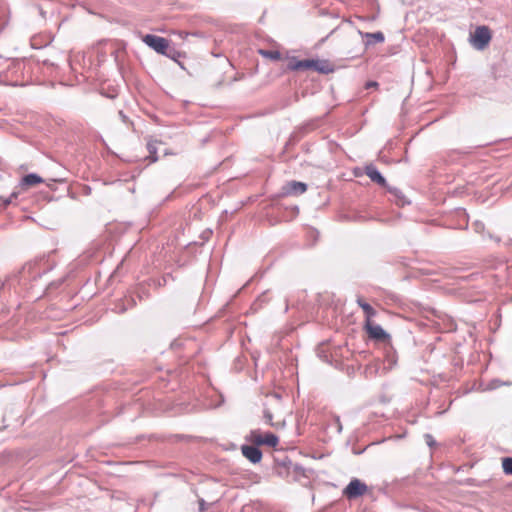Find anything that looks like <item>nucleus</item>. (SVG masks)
<instances>
[{
	"label": "nucleus",
	"mask_w": 512,
	"mask_h": 512,
	"mask_svg": "<svg viewBox=\"0 0 512 512\" xmlns=\"http://www.w3.org/2000/svg\"><path fill=\"white\" fill-rule=\"evenodd\" d=\"M142 41L158 54L164 55L173 61L178 62L185 54L170 47V41L164 37L147 34L142 37Z\"/></svg>",
	"instance_id": "1"
},
{
	"label": "nucleus",
	"mask_w": 512,
	"mask_h": 512,
	"mask_svg": "<svg viewBox=\"0 0 512 512\" xmlns=\"http://www.w3.org/2000/svg\"><path fill=\"white\" fill-rule=\"evenodd\" d=\"M492 38L491 30L487 26H479L471 35L470 42L474 48L483 50L488 46Z\"/></svg>",
	"instance_id": "2"
},
{
	"label": "nucleus",
	"mask_w": 512,
	"mask_h": 512,
	"mask_svg": "<svg viewBox=\"0 0 512 512\" xmlns=\"http://www.w3.org/2000/svg\"><path fill=\"white\" fill-rule=\"evenodd\" d=\"M250 441L258 446L276 447L278 445V437L270 432H261L260 430H254L250 434Z\"/></svg>",
	"instance_id": "3"
},
{
	"label": "nucleus",
	"mask_w": 512,
	"mask_h": 512,
	"mask_svg": "<svg viewBox=\"0 0 512 512\" xmlns=\"http://www.w3.org/2000/svg\"><path fill=\"white\" fill-rule=\"evenodd\" d=\"M368 491L367 485L361 480L354 478L343 490V495L348 499H355L363 496Z\"/></svg>",
	"instance_id": "4"
},
{
	"label": "nucleus",
	"mask_w": 512,
	"mask_h": 512,
	"mask_svg": "<svg viewBox=\"0 0 512 512\" xmlns=\"http://www.w3.org/2000/svg\"><path fill=\"white\" fill-rule=\"evenodd\" d=\"M363 329L372 340L379 342H388L390 340V335L374 321L363 324Z\"/></svg>",
	"instance_id": "5"
},
{
	"label": "nucleus",
	"mask_w": 512,
	"mask_h": 512,
	"mask_svg": "<svg viewBox=\"0 0 512 512\" xmlns=\"http://www.w3.org/2000/svg\"><path fill=\"white\" fill-rule=\"evenodd\" d=\"M41 183H44V179L42 177H40L38 174H35V173H31V174H27L25 175L21 181H20V188L24 191L32 188V187H35Z\"/></svg>",
	"instance_id": "6"
},
{
	"label": "nucleus",
	"mask_w": 512,
	"mask_h": 512,
	"mask_svg": "<svg viewBox=\"0 0 512 512\" xmlns=\"http://www.w3.org/2000/svg\"><path fill=\"white\" fill-rule=\"evenodd\" d=\"M357 304L364 313V324H368V322H373V317L376 316L377 311L367 303L363 297H358L356 300Z\"/></svg>",
	"instance_id": "7"
},
{
	"label": "nucleus",
	"mask_w": 512,
	"mask_h": 512,
	"mask_svg": "<svg viewBox=\"0 0 512 512\" xmlns=\"http://www.w3.org/2000/svg\"><path fill=\"white\" fill-rule=\"evenodd\" d=\"M287 69L291 71L311 70V59L297 60L292 58L287 64Z\"/></svg>",
	"instance_id": "8"
},
{
	"label": "nucleus",
	"mask_w": 512,
	"mask_h": 512,
	"mask_svg": "<svg viewBox=\"0 0 512 512\" xmlns=\"http://www.w3.org/2000/svg\"><path fill=\"white\" fill-rule=\"evenodd\" d=\"M311 70H315L323 74H328L333 72L334 67L333 64L330 63L328 60L311 59Z\"/></svg>",
	"instance_id": "9"
},
{
	"label": "nucleus",
	"mask_w": 512,
	"mask_h": 512,
	"mask_svg": "<svg viewBox=\"0 0 512 512\" xmlns=\"http://www.w3.org/2000/svg\"><path fill=\"white\" fill-rule=\"evenodd\" d=\"M242 454L252 463H258L262 458L261 451L255 446H242Z\"/></svg>",
	"instance_id": "10"
},
{
	"label": "nucleus",
	"mask_w": 512,
	"mask_h": 512,
	"mask_svg": "<svg viewBox=\"0 0 512 512\" xmlns=\"http://www.w3.org/2000/svg\"><path fill=\"white\" fill-rule=\"evenodd\" d=\"M366 175L375 183L379 184L380 186L386 185L385 178L380 174V172L376 169L375 166L369 165L366 167Z\"/></svg>",
	"instance_id": "11"
},
{
	"label": "nucleus",
	"mask_w": 512,
	"mask_h": 512,
	"mask_svg": "<svg viewBox=\"0 0 512 512\" xmlns=\"http://www.w3.org/2000/svg\"><path fill=\"white\" fill-rule=\"evenodd\" d=\"M286 189L289 194H302L307 190V185L303 182L291 181L287 184Z\"/></svg>",
	"instance_id": "12"
},
{
	"label": "nucleus",
	"mask_w": 512,
	"mask_h": 512,
	"mask_svg": "<svg viewBox=\"0 0 512 512\" xmlns=\"http://www.w3.org/2000/svg\"><path fill=\"white\" fill-rule=\"evenodd\" d=\"M259 53L267 59L277 61L281 59V53L277 50H260Z\"/></svg>",
	"instance_id": "13"
},
{
	"label": "nucleus",
	"mask_w": 512,
	"mask_h": 512,
	"mask_svg": "<svg viewBox=\"0 0 512 512\" xmlns=\"http://www.w3.org/2000/svg\"><path fill=\"white\" fill-rule=\"evenodd\" d=\"M147 149L149 151V158L152 162L157 161V148H156V142H149L147 144Z\"/></svg>",
	"instance_id": "14"
},
{
	"label": "nucleus",
	"mask_w": 512,
	"mask_h": 512,
	"mask_svg": "<svg viewBox=\"0 0 512 512\" xmlns=\"http://www.w3.org/2000/svg\"><path fill=\"white\" fill-rule=\"evenodd\" d=\"M502 468L505 474L512 475V457L502 459Z\"/></svg>",
	"instance_id": "15"
},
{
	"label": "nucleus",
	"mask_w": 512,
	"mask_h": 512,
	"mask_svg": "<svg viewBox=\"0 0 512 512\" xmlns=\"http://www.w3.org/2000/svg\"><path fill=\"white\" fill-rule=\"evenodd\" d=\"M366 37L368 39L373 40L374 42H383L384 41V35L382 32L367 33Z\"/></svg>",
	"instance_id": "16"
},
{
	"label": "nucleus",
	"mask_w": 512,
	"mask_h": 512,
	"mask_svg": "<svg viewBox=\"0 0 512 512\" xmlns=\"http://www.w3.org/2000/svg\"><path fill=\"white\" fill-rule=\"evenodd\" d=\"M371 87L377 88L378 87V83L375 82V81L368 82L366 84V88L368 89V88H371Z\"/></svg>",
	"instance_id": "17"
},
{
	"label": "nucleus",
	"mask_w": 512,
	"mask_h": 512,
	"mask_svg": "<svg viewBox=\"0 0 512 512\" xmlns=\"http://www.w3.org/2000/svg\"><path fill=\"white\" fill-rule=\"evenodd\" d=\"M178 35L182 38V39H185L187 34L184 33V32H178Z\"/></svg>",
	"instance_id": "18"
},
{
	"label": "nucleus",
	"mask_w": 512,
	"mask_h": 512,
	"mask_svg": "<svg viewBox=\"0 0 512 512\" xmlns=\"http://www.w3.org/2000/svg\"><path fill=\"white\" fill-rule=\"evenodd\" d=\"M267 418H268L269 422H271L272 416L270 414L267 415Z\"/></svg>",
	"instance_id": "19"
}]
</instances>
